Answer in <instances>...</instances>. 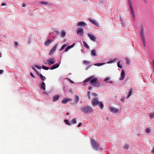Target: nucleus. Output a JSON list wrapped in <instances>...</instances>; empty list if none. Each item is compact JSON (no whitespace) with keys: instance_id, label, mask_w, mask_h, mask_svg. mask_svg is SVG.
<instances>
[{"instance_id":"25","label":"nucleus","mask_w":154,"mask_h":154,"mask_svg":"<svg viewBox=\"0 0 154 154\" xmlns=\"http://www.w3.org/2000/svg\"><path fill=\"white\" fill-rule=\"evenodd\" d=\"M64 122L67 125H71V122L69 121V120L68 119H65L64 120Z\"/></svg>"},{"instance_id":"15","label":"nucleus","mask_w":154,"mask_h":154,"mask_svg":"<svg viewBox=\"0 0 154 154\" xmlns=\"http://www.w3.org/2000/svg\"><path fill=\"white\" fill-rule=\"evenodd\" d=\"M37 75H38L40 77V79L42 81H45L46 79V78L45 76H43L41 74H40L39 72H38L37 74H36Z\"/></svg>"},{"instance_id":"63","label":"nucleus","mask_w":154,"mask_h":154,"mask_svg":"<svg viewBox=\"0 0 154 154\" xmlns=\"http://www.w3.org/2000/svg\"><path fill=\"white\" fill-rule=\"evenodd\" d=\"M43 94H47V93L46 92V91H45V92H44Z\"/></svg>"},{"instance_id":"5","label":"nucleus","mask_w":154,"mask_h":154,"mask_svg":"<svg viewBox=\"0 0 154 154\" xmlns=\"http://www.w3.org/2000/svg\"><path fill=\"white\" fill-rule=\"evenodd\" d=\"M140 35H141V39H142V43L143 44L144 46H145V36L144 35L143 33V26H141V28H140Z\"/></svg>"},{"instance_id":"16","label":"nucleus","mask_w":154,"mask_h":154,"mask_svg":"<svg viewBox=\"0 0 154 154\" xmlns=\"http://www.w3.org/2000/svg\"><path fill=\"white\" fill-rule=\"evenodd\" d=\"M59 64L58 63H55L51 67V68L50 69L51 70H53L54 69H55L56 68H57L58 67V66H59Z\"/></svg>"},{"instance_id":"9","label":"nucleus","mask_w":154,"mask_h":154,"mask_svg":"<svg viewBox=\"0 0 154 154\" xmlns=\"http://www.w3.org/2000/svg\"><path fill=\"white\" fill-rule=\"evenodd\" d=\"M83 28H78L77 29V33L79 35H82L84 33Z\"/></svg>"},{"instance_id":"18","label":"nucleus","mask_w":154,"mask_h":154,"mask_svg":"<svg viewBox=\"0 0 154 154\" xmlns=\"http://www.w3.org/2000/svg\"><path fill=\"white\" fill-rule=\"evenodd\" d=\"M75 45V44L74 43L73 44H72V45L70 46H67V48H66V49H65L64 52H67L68 51L69 49L73 48V46H74Z\"/></svg>"},{"instance_id":"23","label":"nucleus","mask_w":154,"mask_h":154,"mask_svg":"<svg viewBox=\"0 0 154 154\" xmlns=\"http://www.w3.org/2000/svg\"><path fill=\"white\" fill-rule=\"evenodd\" d=\"M39 4H42L44 5H51V3H49L46 2H43V1H41L40 2H39Z\"/></svg>"},{"instance_id":"14","label":"nucleus","mask_w":154,"mask_h":154,"mask_svg":"<svg viewBox=\"0 0 154 154\" xmlns=\"http://www.w3.org/2000/svg\"><path fill=\"white\" fill-rule=\"evenodd\" d=\"M88 36L91 40L94 41H95L96 38L95 37L91 34L88 33Z\"/></svg>"},{"instance_id":"42","label":"nucleus","mask_w":154,"mask_h":154,"mask_svg":"<svg viewBox=\"0 0 154 154\" xmlns=\"http://www.w3.org/2000/svg\"><path fill=\"white\" fill-rule=\"evenodd\" d=\"M145 131H146L147 133H149L150 132V130L149 129L147 128L145 130Z\"/></svg>"},{"instance_id":"57","label":"nucleus","mask_w":154,"mask_h":154,"mask_svg":"<svg viewBox=\"0 0 154 154\" xmlns=\"http://www.w3.org/2000/svg\"><path fill=\"white\" fill-rule=\"evenodd\" d=\"M151 153L154 154V148L152 149L151 151Z\"/></svg>"},{"instance_id":"43","label":"nucleus","mask_w":154,"mask_h":154,"mask_svg":"<svg viewBox=\"0 0 154 154\" xmlns=\"http://www.w3.org/2000/svg\"><path fill=\"white\" fill-rule=\"evenodd\" d=\"M118 66L120 68H122V66L120 65V62H118Z\"/></svg>"},{"instance_id":"46","label":"nucleus","mask_w":154,"mask_h":154,"mask_svg":"<svg viewBox=\"0 0 154 154\" xmlns=\"http://www.w3.org/2000/svg\"><path fill=\"white\" fill-rule=\"evenodd\" d=\"M82 125V123L80 122V123H79V124H78V125H77V127L78 128L80 127Z\"/></svg>"},{"instance_id":"13","label":"nucleus","mask_w":154,"mask_h":154,"mask_svg":"<svg viewBox=\"0 0 154 154\" xmlns=\"http://www.w3.org/2000/svg\"><path fill=\"white\" fill-rule=\"evenodd\" d=\"M125 73L124 70H122L121 73V77L119 79L120 80H123L125 77Z\"/></svg>"},{"instance_id":"60","label":"nucleus","mask_w":154,"mask_h":154,"mask_svg":"<svg viewBox=\"0 0 154 154\" xmlns=\"http://www.w3.org/2000/svg\"><path fill=\"white\" fill-rule=\"evenodd\" d=\"M100 2V4H102V3H103V2H103V1H100V2Z\"/></svg>"},{"instance_id":"32","label":"nucleus","mask_w":154,"mask_h":154,"mask_svg":"<svg viewBox=\"0 0 154 154\" xmlns=\"http://www.w3.org/2000/svg\"><path fill=\"white\" fill-rule=\"evenodd\" d=\"M71 123L72 124H74L76 123V120L75 118L73 119L72 120V121H71Z\"/></svg>"},{"instance_id":"4","label":"nucleus","mask_w":154,"mask_h":154,"mask_svg":"<svg viewBox=\"0 0 154 154\" xmlns=\"http://www.w3.org/2000/svg\"><path fill=\"white\" fill-rule=\"evenodd\" d=\"M91 143L93 149L96 150L98 151V147H99V144L98 143L96 142L93 139H91Z\"/></svg>"},{"instance_id":"64","label":"nucleus","mask_w":154,"mask_h":154,"mask_svg":"<svg viewBox=\"0 0 154 154\" xmlns=\"http://www.w3.org/2000/svg\"><path fill=\"white\" fill-rule=\"evenodd\" d=\"M143 1H144V2L145 3H146V0H143Z\"/></svg>"},{"instance_id":"62","label":"nucleus","mask_w":154,"mask_h":154,"mask_svg":"<svg viewBox=\"0 0 154 154\" xmlns=\"http://www.w3.org/2000/svg\"><path fill=\"white\" fill-rule=\"evenodd\" d=\"M90 67V66H88V67H87V68H86V70H87Z\"/></svg>"},{"instance_id":"52","label":"nucleus","mask_w":154,"mask_h":154,"mask_svg":"<svg viewBox=\"0 0 154 154\" xmlns=\"http://www.w3.org/2000/svg\"><path fill=\"white\" fill-rule=\"evenodd\" d=\"M14 45H15V46L16 47H17V46L18 43H17V42H14Z\"/></svg>"},{"instance_id":"29","label":"nucleus","mask_w":154,"mask_h":154,"mask_svg":"<svg viewBox=\"0 0 154 154\" xmlns=\"http://www.w3.org/2000/svg\"><path fill=\"white\" fill-rule=\"evenodd\" d=\"M66 32H65L64 31H62L61 33V37L62 38H63L65 37V35H66Z\"/></svg>"},{"instance_id":"38","label":"nucleus","mask_w":154,"mask_h":154,"mask_svg":"<svg viewBox=\"0 0 154 154\" xmlns=\"http://www.w3.org/2000/svg\"><path fill=\"white\" fill-rule=\"evenodd\" d=\"M109 79H110L109 77H107L104 79V82H107L108 80H109Z\"/></svg>"},{"instance_id":"6","label":"nucleus","mask_w":154,"mask_h":154,"mask_svg":"<svg viewBox=\"0 0 154 154\" xmlns=\"http://www.w3.org/2000/svg\"><path fill=\"white\" fill-rule=\"evenodd\" d=\"M35 67L38 68V69H40L42 68L43 69L45 70H47L50 69L49 67H47L45 66H44L43 65L41 67L38 65H35Z\"/></svg>"},{"instance_id":"11","label":"nucleus","mask_w":154,"mask_h":154,"mask_svg":"<svg viewBox=\"0 0 154 154\" xmlns=\"http://www.w3.org/2000/svg\"><path fill=\"white\" fill-rule=\"evenodd\" d=\"M109 110L110 112L115 113H117L119 112V109H116L112 107H109Z\"/></svg>"},{"instance_id":"1","label":"nucleus","mask_w":154,"mask_h":154,"mask_svg":"<svg viewBox=\"0 0 154 154\" xmlns=\"http://www.w3.org/2000/svg\"><path fill=\"white\" fill-rule=\"evenodd\" d=\"M94 75H92L84 80L83 81L84 85H86V84L85 83L90 81V84L91 85L97 88L100 87L101 85L100 83L98 82L97 78H94Z\"/></svg>"},{"instance_id":"61","label":"nucleus","mask_w":154,"mask_h":154,"mask_svg":"<svg viewBox=\"0 0 154 154\" xmlns=\"http://www.w3.org/2000/svg\"><path fill=\"white\" fill-rule=\"evenodd\" d=\"M55 32H56V33L57 34H58V31H55Z\"/></svg>"},{"instance_id":"45","label":"nucleus","mask_w":154,"mask_h":154,"mask_svg":"<svg viewBox=\"0 0 154 154\" xmlns=\"http://www.w3.org/2000/svg\"><path fill=\"white\" fill-rule=\"evenodd\" d=\"M67 79H68V80L69 81V82L72 84H73L74 83V82L72 81L70 79H69L68 78H67Z\"/></svg>"},{"instance_id":"34","label":"nucleus","mask_w":154,"mask_h":154,"mask_svg":"<svg viewBox=\"0 0 154 154\" xmlns=\"http://www.w3.org/2000/svg\"><path fill=\"white\" fill-rule=\"evenodd\" d=\"M120 21L121 22V24H122V26L123 27H124L125 26V21L123 20H121Z\"/></svg>"},{"instance_id":"27","label":"nucleus","mask_w":154,"mask_h":154,"mask_svg":"<svg viewBox=\"0 0 154 154\" xmlns=\"http://www.w3.org/2000/svg\"><path fill=\"white\" fill-rule=\"evenodd\" d=\"M91 55L92 56H96V51L94 49L92 50L91 52Z\"/></svg>"},{"instance_id":"17","label":"nucleus","mask_w":154,"mask_h":154,"mask_svg":"<svg viewBox=\"0 0 154 154\" xmlns=\"http://www.w3.org/2000/svg\"><path fill=\"white\" fill-rule=\"evenodd\" d=\"M60 98V96L58 94H56L53 98L52 101L53 102H55L57 100Z\"/></svg>"},{"instance_id":"28","label":"nucleus","mask_w":154,"mask_h":154,"mask_svg":"<svg viewBox=\"0 0 154 154\" xmlns=\"http://www.w3.org/2000/svg\"><path fill=\"white\" fill-rule=\"evenodd\" d=\"M79 101V97L78 96H76L75 97V103H77Z\"/></svg>"},{"instance_id":"2","label":"nucleus","mask_w":154,"mask_h":154,"mask_svg":"<svg viewBox=\"0 0 154 154\" xmlns=\"http://www.w3.org/2000/svg\"><path fill=\"white\" fill-rule=\"evenodd\" d=\"M81 110L85 114H90L94 112L92 107L89 105H86L85 106L81 107Z\"/></svg>"},{"instance_id":"22","label":"nucleus","mask_w":154,"mask_h":154,"mask_svg":"<svg viewBox=\"0 0 154 154\" xmlns=\"http://www.w3.org/2000/svg\"><path fill=\"white\" fill-rule=\"evenodd\" d=\"M51 39L48 40L44 43V45H45V46H48L49 45L51 44Z\"/></svg>"},{"instance_id":"12","label":"nucleus","mask_w":154,"mask_h":154,"mask_svg":"<svg viewBox=\"0 0 154 154\" xmlns=\"http://www.w3.org/2000/svg\"><path fill=\"white\" fill-rule=\"evenodd\" d=\"M88 20L90 21V22H91V23H93V24L95 25L97 27H99V24L97 23L95 20H94L90 18H88Z\"/></svg>"},{"instance_id":"7","label":"nucleus","mask_w":154,"mask_h":154,"mask_svg":"<svg viewBox=\"0 0 154 154\" xmlns=\"http://www.w3.org/2000/svg\"><path fill=\"white\" fill-rule=\"evenodd\" d=\"M129 8L130 11H131V14H132V17H133L134 19H135V15L134 14V11L133 8V6L132 5H129Z\"/></svg>"},{"instance_id":"31","label":"nucleus","mask_w":154,"mask_h":154,"mask_svg":"<svg viewBox=\"0 0 154 154\" xmlns=\"http://www.w3.org/2000/svg\"><path fill=\"white\" fill-rule=\"evenodd\" d=\"M149 115L150 118L152 119L154 118V113L151 112L149 113Z\"/></svg>"},{"instance_id":"47","label":"nucleus","mask_w":154,"mask_h":154,"mask_svg":"<svg viewBox=\"0 0 154 154\" xmlns=\"http://www.w3.org/2000/svg\"><path fill=\"white\" fill-rule=\"evenodd\" d=\"M116 59H115L113 60H111L109 62V63H114V62H116Z\"/></svg>"},{"instance_id":"40","label":"nucleus","mask_w":154,"mask_h":154,"mask_svg":"<svg viewBox=\"0 0 154 154\" xmlns=\"http://www.w3.org/2000/svg\"><path fill=\"white\" fill-rule=\"evenodd\" d=\"M32 69H33V70H34V71H35V72H36V74H37V73L38 72H39L36 69H35V68H34V67L33 66H32Z\"/></svg>"},{"instance_id":"39","label":"nucleus","mask_w":154,"mask_h":154,"mask_svg":"<svg viewBox=\"0 0 154 154\" xmlns=\"http://www.w3.org/2000/svg\"><path fill=\"white\" fill-rule=\"evenodd\" d=\"M129 148L128 144H126L125 145V148L126 149H128Z\"/></svg>"},{"instance_id":"24","label":"nucleus","mask_w":154,"mask_h":154,"mask_svg":"<svg viewBox=\"0 0 154 154\" xmlns=\"http://www.w3.org/2000/svg\"><path fill=\"white\" fill-rule=\"evenodd\" d=\"M133 91V89L132 88H131L130 89L129 91H128V95H127V98L128 99L129 97H130V96L132 94Z\"/></svg>"},{"instance_id":"41","label":"nucleus","mask_w":154,"mask_h":154,"mask_svg":"<svg viewBox=\"0 0 154 154\" xmlns=\"http://www.w3.org/2000/svg\"><path fill=\"white\" fill-rule=\"evenodd\" d=\"M32 69H33V70H34V71H35V72H36V74H37V73L38 72H39L36 69H35V68H34V67L33 66H32Z\"/></svg>"},{"instance_id":"20","label":"nucleus","mask_w":154,"mask_h":154,"mask_svg":"<svg viewBox=\"0 0 154 154\" xmlns=\"http://www.w3.org/2000/svg\"><path fill=\"white\" fill-rule=\"evenodd\" d=\"M77 25L79 26H86L87 24L85 22H80L78 23Z\"/></svg>"},{"instance_id":"26","label":"nucleus","mask_w":154,"mask_h":154,"mask_svg":"<svg viewBox=\"0 0 154 154\" xmlns=\"http://www.w3.org/2000/svg\"><path fill=\"white\" fill-rule=\"evenodd\" d=\"M83 44L84 47H86V48H87L88 49H89V46L86 43V42H85V41H83Z\"/></svg>"},{"instance_id":"55","label":"nucleus","mask_w":154,"mask_h":154,"mask_svg":"<svg viewBox=\"0 0 154 154\" xmlns=\"http://www.w3.org/2000/svg\"><path fill=\"white\" fill-rule=\"evenodd\" d=\"M152 66H153V69L154 70V60L152 61Z\"/></svg>"},{"instance_id":"33","label":"nucleus","mask_w":154,"mask_h":154,"mask_svg":"<svg viewBox=\"0 0 154 154\" xmlns=\"http://www.w3.org/2000/svg\"><path fill=\"white\" fill-rule=\"evenodd\" d=\"M104 64V63H97L96 64H95V65H94L96 66H101L102 65H103Z\"/></svg>"},{"instance_id":"50","label":"nucleus","mask_w":154,"mask_h":154,"mask_svg":"<svg viewBox=\"0 0 154 154\" xmlns=\"http://www.w3.org/2000/svg\"><path fill=\"white\" fill-rule=\"evenodd\" d=\"M129 5H132L131 2V0H128Z\"/></svg>"},{"instance_id":"3","label":"nucleus","mask_w":154,"mask_h":154,"mask_svg":"<svg viewBox=\"0 0 154 154\" xmlns=\"http://www.w3.org/2000/svg\"><path fill=\"white\" fill-rule=\"evenodd\" d=\"M91 103H92V106H97V105H99V107L101 109H103L104 107V104L103 103L99 101L97 97L93 99Z\"/></svg>"},{"instance_id":"58","label":"nucleus","mask_w":154,"mask_h":154,"mask_svg":"<svg viewBox=\"0 0 154 154\" xmlns=\"http://www.w3.org/2000/svg\"><path fill=\"white\" fill-rule=\"evenodd\" d=\"M90 92L88 91V95H90Z\"/></svg>"},{"instance_id":"53","label":"nucleus","mask_w":154,"mask_h":154,"mask_svg":"<svg viewBox=\"0 0 154 154\" xmlns=\"http://www.w3.org/2000/svg\"><path fill=\"white\" fill-rule=\"evenodd\" d=\"M92 94L94 95V96H97V94L96 93H92Z\"/></svg>"},{"instance_id":"49","label":"nucleus","mask_w":154,"mask_h":154,"mask_svg":"<svg viewBox=\"0 0 154 154\" xmlns=\"http://www.w3.org/2000/svg\"><path fill=\"white\" fill-rule=\"evenodd\" d=\"M3 72V70L1 69L0 70V74H2Z\"/></svg>"},{"instance_id":"59","label":"nucleus","mask_w":154,"mask_h":154,"mask_svg":"<svg viewBox=\"0 0 154 154\" xmlns=\"http://www.w3.org/2000/svg\"><path fill=\"white\" fill-rule=\"evenodd\" d=\"M81 51L82 52V53H84V49H81Z\"/></svg>"},{"instance_id":"56","label":"nucleus","mask_w":154,"mask_h":154,"mask_svg":"<svg viewBox=\"0 0 154 154\" xmlns=\"http://www.w3.org/2000/svg\"><path fill=\"white\" fill-rule=\"evenodd\" d=\"M6 5V4L5 3H3L2 4V6H5Z\"/></svg>"},{"instance_id":"54","label":"nucleus","mask_w":154,"mask_h":154,"mask_svg":"<svg viewBox=\"0 0 154 154\" xmlns=\"http://www.w3.org/2000/svg\"><path fill=\"white\" fill-rule=\"evenodd\" d=\"M22 7H25L26 6V5L25 3H23L22 5Z\"/></svg>"},{"instance_id":"8","label":"nucleus","mask_w":154,"mask_h":154,"mask_svg":"<svg viewBox=\"0 0 154 154\" xmlns=\"http://www.w3.org/2000/svg\"><path fill=\"white\" fill-rule=\"evenodd\" d=\"M55 59L54 58H52L48 59V60H47V62L48 63V64L49 66H50L55 63L54 61Z\"/></svg>"},{"instance_id":"48","label":"nucleus","mask_w":154,"mask_h":154,"mask_svg":"<svg viewBox=\"0 0 154 154\" xmlns=\"http://www.w3.org/2000/svg\"><path fill=\"white\" fill-rule=\"evenodd\" d=\"M107 83H109L110 84H112L113 83V81H108L106 82Z\"/></svg>"},{"instance_id":"37","label":"nucleus","mask_w":154,"mask_h":154,"mask_svg":"<svg viewBox=\"0 0 154 154\" xmlns=\"http://www.w3.org/2000/svg\"><path fill=\"white\" fill-rule=\"evenodd\" d=\"M125 59L126 60V62H127V64H128L130 63V62L129 60L128 59L127 57L125 58Z\"/></svg>"},{"instance_id":"35","label":"nucleus","mask_w":154,"mask_h":154,"mask_svg":"<svg viewBox=\"0 0 154 154\" xmlns=\"http://www.w3.org/2000/svg\"><path fill=\"white\" fill-rule=\"evenodd\" d=\"M83 63L85 65H89L90 63V62L86 60L84 61Z\"/></svg>"},{"instance_id":"36","label":"nucleus","mask_w":154,"mask_h":154,"mask_svg":"<svg viewBox=\"0 0 154 154\" xmlns=\"http://www.w3.org/2000/svg\"><path fill=\"white\" fill-rule=\"evenodd\" d=\"M125 97L124 96H122V98L121 99V101L122 102H124Z\"/></svg>"},{"instance_id":"19","label":"nucleus","mask_w":154,"mask_h":154,"mask_svg":"<svg viewBox=\"0 0 154 154\" xmlns=\"http://www.w3.org/2000/svg\"><path fill=\"white\" fill-rule=\"evenodd\" d=\"M71 101V98H66L62 101V103L63 104H66L68 101Z\"/></svg>"},{"instance_id":"44","label":"nucleus","mask_w":154,"mask_h":154,"mask_svg":"<svg viewBox=\"0 0 154 154\" xmlns=\"http://www.w3.org/2000/svg\"><path fill=\"white\" fill-rule=\"evenodd\" d=\"M30 75H31V76L33 77L34 78H35V76H34L33 75V74H32V72H30Z\"/></svg>"},{"instance_id":"10","label":"nucleus","mask_w":154,"mask_h":154,"mask_svg":"<svg viewBox=\"0 0 154 154\" xmlns=\"http://www.w3.org/2000/svg\"><path fill=\"white\" fill-rule=\"evenodd\" d=\"M58 43L56 44L54 46V47L52 49H51V50L50 52L49 53V55H51L57 49V46L58 45Z\"/></svg>"},{"instance_id":"30","label":"nucleus","mask_w":154,"mask_h":154,"mask_svg":"<svg viewBox=\"0 0 154 154\" xmlns=\"http://www.w3.org/2000/svg\"><path fill=\"white\" fill-rule=\"evenodd\" d=\"M67 44H65L62 46L61 48L60 49H59V51H60L63 50L66 46H67Z\"/></svg>"},{"instance_id":"21","label":"nucleus","mask_w":154,"mask_h":154,"mask_svg":"<svg viewBox=\"0 0 154 154\" xmlns=\"http://www.w3.org/2000/svg\"><path fill=\"white\" fill-rule=\"evenodd\" d=\"M40 88L43 90L44 91L45 90V84L44 82H42L41 85H40Z\"/></svg>"},{"instance_id":"51","label":"nucleus","mask_w":154,"mask_h":154,"mask_svg":"<svg viewBox=\"0 0 154 154\" xmlns=\"http://www.w3.org/2000/svg\"><path fill=\"white\" fill-rule=\"evenodd\" d=\"M88 89V90H91L92 89V87L91 86H89Z\"/></svg>"}]
</instances>
